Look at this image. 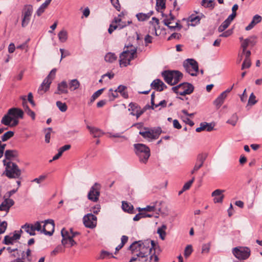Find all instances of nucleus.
Listing matches in <instances>:
<instances>
[{"label":"nucleus","mask_w":262,"mask_h":262,"mask_svg":"<svg viewBox=\"0 0 262 262\" xmlns=\"http://www.w3.org/2000/svg\"><path fill=\"white\" fill-rule=\"evenodd\" d=\"M128 249L132 251V254H136L139 261L141 258L147 257L151 253V248L149 247V242L144 241H135L130 245Z\"/></svg>","instance_id":"f257e3e1"},{"label":"nucleus","mask_w":262,"mask_h":262,"mask_svg":"<svg viewBox=\"0 0 262 262\" xmlns=\"http://www.w3.org/2000/svg\"><path fill=\"white\" fill-rule=\"evenodd\" d=\"M137 57V48L132 45L125 46L124 50L120 55V66L126 67L130 64L132 60Z\"/></svg>","instance_id":"f03ea898"},{"label":"nucleus","mask_w":262,"mask_h":262,"mask_svg":"<svg viewBox=\"0 0 262 262\" xmlns=\"http://www.w3.org/2000/svg\"><path fill=\"white\" fill-rule=\"evenodd\" d=\"M3 163L5 166V170L2 176H5L9 179H18L20 177L21 171L16 163L11 161L7 162L6 159L3 160Z\"/></svg>","instance_id":"7ed1b4c3"},{"label":"nucleus","mask_w":262,"mask_h":262,"mask_svg":"<svg viewBox=\"0 0 262 262\" xmlns=\"http://www.w3.org/2000/svg\"><path fill=\"white\" fill-rule=\"evenodd\" d=\"M135 152L141 163L146 164L150 156L149 148L143 144L137 143L134 145Z\"/></svg>","instance_id":"20e7f679"},{"label":"nucleus","mask_w":262,"mask_h":262,"mask_svg":"<svg viewBox=\"0 0 262 262\" xmlns=\"http://www.w3.org/2000/svg\"><path fill=\"white\" fill-rule=\"evenodd\" d=\"M162 133V130L160 127H144L139 132V134L148 141L150 142L157 139Z\"/></svg>","instance_id":"39448f33"},{"label":"nucleus","mask_w":262,"mask_h":262,"mask_svg":"<svg viewBox=\"0 0 262 262\" xmlns=\"http://www.w3.org/2000/svg\"><path fill=\"white\" fill-rule=\"evenodd\" d=\"M162 75L165 81L171 85L178 83L183 77V74L179 71H165Z\"/></svg>","instance_id":"423d86ee"},{"label":"nucleus","mask_w":262,"mask_h":262,"mask_svg":"<svg viewBox=\"0 0 262 262\" xmlns=\"http://www.w3.org/2000/svg\"><path fill=\"white\" fill-rule=\"evenodd\" d=\"M172 90L177 94L185 96L191 94L193 92L194 86L191 83L183 82L176 86L172 87Z\"/></svg>","instance_id":"0eeeda50"},{"label":"nucleus","mask_w":262,"mask_h":262,"mask_svg":"<svg viewBox=\"0 0 262 262\" xmlns=\"http://www.w3.org/2000/svg\"><path fill=\"white\" fill-rule=\"evenodd\" d=\"M183 67L187 73L192 76H196L199 71L198 62L193 59H187L183 62Z\"/></svg>","instance_id":"6e6552de"},{"label":"nucleus","mask_w":262,"mask_h":262,"mask_svg":"<svg viewBox=\"0 0 262 262\" xmlns=\"http://www.w3.org/2000/svg\"><path fill=\"white\" fill-rule=\"evenodd\" d=\"M56 70L53 69L51 70L48 76L44 79L42 83L38 90V93L40 95H43L50 88L52 80L54 79L56 74Z\"/></svg>","instance_id":"1a4fd4ad"},{"label":"nucleus","mask_w":262,"mask_h":262,"mask_svg":"<svg viewBox=\"0 0 262 262\" xmlns=\"http://www.w3.org/2000/svg\"><path fill=\"white\" fill-rule=\"evenodd\" d=\"M33 11L31 5H26L21 10V26L26 27L29 24Z\"/></svg>","instance_id":"9d476101"},{"label":"nucleus","mask_w":262,"mask_h":262,"mask_svg":"<svg viewBox=\"0 0 262 262\" xmlns=\"http://www.w3.org/2000/svg\"><path fill=\"white\" fill-rule=\"evenodd\" d=\"M250 250L246 247H237L232 249L233 254L238 259L245 260L250 255Z\"/></svg>","instance_id":"9b49d317"},{"label":"nucleus","mask_w":262,"mask_h":262,"mask_svg":"<svg viewBox=\"0 0 262 262\" xmlns=\"http://www.w3.org/2000/svg\"><path fill=\"white\" fill-rule=\"evenodd\" d=\"M100 185L98 183H95L91 187L88 194V199L90 201L96 202L99 199L100 196Z\"/></svg>","instance_id":"f8f14e48"},{"label":"nucleus","mask_w":262,"mask_h":262,"mask_svg":"<svg viewBox=\"0 0 262 262\" xmlns=\"http://www.w3.org/2000/svg\"><path fill=\"white\" fill-rule=\"evenodd\" d=\"M83 222L86 228L93 229L97 225V217L92 213H88L83 216Z\"/></svg>","instance_id":"ddd939ff"},{"label":"nucleus","mask_w":262,"mask_h":262,"mask_svg":"<svg viewBox=\"0 0 262 262\" xmlns=\"http://www.w3.org/2000/svg\"><path fill=\"white\" fill-rule=\"evenodd\" d=\"M54 227L55 224L53 220L48 219L45 220L42 227L43 233L45 235L51 236L54 232Z\"/></svg>","instance_id":"4468645a"},{"label":"nucleus","mask_w":262,"mask_h":262,"mask_svg":"<svg viewBox=\"0 0 262 262\" xmlns=\"http://www.w3.org/2000/svg\"><path fill=\"white\" fill-rule=\"evenodd\" d=\"M121 20V18L118 17L114 18L112 24L110 25V27L108 29V32L110 34H112L113 32L117 28L121 29L125 26V25L119 24Z\"/></svg>","instance_id":"2eb2a0df"},{"label":"nucleus","mask_w":262,"mask_h":262,"mask_svg":"<svg viewBox=\"0 0 262 262\" xmlns=\"http://www.w3.org/2000/svg\"><path fill=\"white\" fill-rule=\"evenodd\" d=\"M20 237V234L17 233L16 231H15L12 236L9 235H6L4 237L3 241V244L5 245H11L13 244L14 241L19 239Z\"/></svg>","instance_id":"dca6fc26"},{"label":"nucleus","mask_w":262,"mask_h":262,"mask_svg":"<svg viewBox=\"0 0 262 262\" xmlns=\"http://www.w3.org/2000/svg\"><path fill=\"white\" fill-rule=\"evenodd\" d=\"M8 115L14 118H23L24 116V112L20 108L13 107L9 109L8 111Z\"/></svg>","instance_id":"f3484780"},{"label":"nucleus","mask_w":262,"mask_h":262,"mask_svg":"<svg viewBox=\"0 0 262 262\" xmlns=\"http://www.w3.org/2000/svg\"><path fill=\"white\" fill-rule=\"evenodd\" d=\"M153 89L157 91H162L167 88L166 85L159 79L154 80L150 84Z\"/></svg>","instance_id":"a211bd4d"},{"label":"nucleus","mask_w":262,"mask_h":262,"mask_svg":"<svg viewBox=\"0 0 262 262\" xmlns=\"http://www.w3.org/2000/svg\"><path fill=\"white\" fill-rule=\"evenodd\" d=\"M205 159L206 157L203 155H198L194 168L191 171V174H193L203 166Z\"/></svg>","instance_id":"6ab92c4d"},{"label":"nucleus","mask_w":262,"mask_h":262,"mask_svg":"<svg viewBox=\"0 0 262 262\" xmlns=\"http://www.w3.org/2000/svg\"><path fill=\"white\" fill-rule=\"evenodd\" d=\"M262 17L261 16L258 14L254 15L251 23L246 27V30L249 31L251 30L256 24L260 23Z\"/></svg>","instance_id":"aec40b11"},{"label":"nucleus","mask_w":262,"mask_h":262,"mask_svg":"<svg viewBox=\"0 0 262 262\" xmlns=\"http://www.w3.org/2000/svg\"><path fill=\"white\" fill-rule=\"evenodd\" d=\"M68 84L66 81H62L60 83L58 84L57 86V91L55 92V94H67L68 93Z\"/></svg>","instance_id":"412c9836"},{"label":"nucleus","mask_w":262,"mask_h":262,"mask_svg":"<svg viewBox=\"0 0 262 262\" xmlns=\"http://www.w3.org/2000/svg\"><path fill=\"white\" fill-rule=\"evenodd\" d=\"M21 229H23L26 232L28 233L31 236H34L36 235L33 224H32L27 223L24 225L21 226Z\"/></svg>","instance_id":"4be33fe9"},{"label":"nucleus","mask_w":262,"mask_h":262,"mask_svg":"<svg viewBox=\"0 0 262 262\" xmlns=\"http://www.w3.org/2000/svg\"><path fill=\"white\" fill-rule=\"evenodd\" d=\"M225 92L222 93L214 101L213 104L216 106L217 108H219L224 103L225 98Z\"/></svg>","instance_id":"5701e85b"},{"label":"nucleus","mask_w":262,"mask_h":262,"mask_svg":"<svg viewBox=\"0 0 262 262\" xmlns=\"http://www.w3.org/2000/svg\"><path fill=\"white\" fill-rule=\"evenodd\" d=\"M87 128L90 130L91 134L94 138H98L102 136L103 133L102 131L96 127L87 126Z\"/></svg>","instance_id":"b1692460"},{"label":"nucleus","mask_w":262,"mask_h":262,"mask_svg":"<svg viewBox=\"0 0 262 262\" xmlns=\"http://www.w3.org/2000/svg\"><path fill=\"white\" fill-rule=\"evenodd\" d=\"M163 22L165 26H167L171 30H174L176 28H178V30H180L182 28V25L179 22H177L174 26H170V25L172 24V22L170 21L169 19H164Z\"/></svg>","instance_id":"393cba45"},{"label":"nucleus","mask_w":262,"mask_h":262,"mask_svg":"<svg viewBox=\"0 0 262 262\" xmlns=\"http://www.w3.org/2000/svg\"><path fill=\"white\" fill-rule=\"evenodd\" d=\"M18 156V152L16 150H6L5 152V157L7 160H11Z\"/></svg>","instance_id":"a878e982"},{"label":"nucleus","mask_w":262,"mask_h":262,"mask_svg":"<svg viewBox=\"0 0 262 262\" xmlns=\"http://www.w3.org/2000/svg\"><path fill=\"white\" fill-rule=\"evenodd\" d=\"M153 13L152 11H150L147 13H139L136 14V17L139 21H143L147 20Z\"/></svg>","instance_id":"bb28decb"},{"label":"nucleus","mask_w":262,"mask_h":262,"mask_svg":"<svg viewBox=\"0 0 262 262\" xmlns=\"http://www.w3.org/2000/svg\"><path fill=\"white\" fill-rule=\"evenodd\" d=\"M51 1L52 0H46L37 10L36 15L38 16H40L45 12V9L50 4Z\"/></svg>","instance_id":"cd10ccee"},{"label":"nucleus","mask_w":262,"mask_h":262,"mask_svg":"<svg viewBox=\"0 0 262 262\" xmlns=\"http://www.w3.org/2000/svg\"><path fill=\"white\" fill-rule=\"evenodd\" d=\"M24 101L23 102V105L25 108V112L27 113V114L30 116L33 120H34L35 118V113L31 110L29 106L27 105V103L26 101V100L25 99V97L23 98Z\"/></svg>","instance_id":"c85d7f7f"},{"label":"nucleus","mask_w":262,"mask_h":262,"mask_svg":"<svg viewBox=\"0 0 262 262\" xmlns=\"http://www.w3.org/2000/svg\"><path fill=\"white\" fill-rule=\"evenodd\" d=\"M122 208L125 212H127L130 213H134L133 206L131 204L128 203L127 202L123 201L122 202Z\"/></svg>","instance_id":"c756f323"},{"label":"nucleus","mask_w":262,"mask_h":262,"mask_svg":"<svg viewBox=\"0 0 262 262\" xmlns=\"http://www.w3.org/2000/svg\"><path fill=\"white\" fill-rule=\"evenodd\" d=\"M61 234L62 237L61 241L62 244L63 246H66L67 245L68 237L72 236L71 232H69L67 230H65L64 228H63L61 231Z\"/></svg>","instance_id":"7c9ffc66"},{"label":"nucleus","mask_w":262,"mask_h":262,"mask_svg":"<svg viewBox=\"0 0 262 262\" xmlns=\"http://www.w3.org/2000/svg\"><path fill=\"white\" fill-rule=\"evenodd\" d=\"M144 262H159V257L155 253H151L147 257H144Z\"/></svg>","instance_id":"2f4dec72"},{"label":"nucleus","mask_w":262,"mask_h":262,"mask_svg":"<svg viewBox=\"0 0 262 262\" xmlns=\"http://www.w3.org/2000/svg\"><path fill=\"white\" fill-rule=\"evenodd\" d=\"M127 87L126 86L120 85L117 89V91H118V93H119L124 98L126 99L128 97V93L125 91Z\"/></svg>","instance_id":"473e14b6"},{"label":"nucleus","mask_w":262,"mask_h":262,"mask_svg":"<svg viewBox=\"0 0 262 262\" xmlns=\"http://www.w3.org/2000/svg\"><path fill=\"white\" fill-rule=\"evenodd\" d=\"M12 120V117L10 116V115H8V112L7 114L4 116L1 120V123L6 126L10 125V124Z\"/></svg>","instance_id":"72a5a7b5"},{"label":"nucleus","mask_w":262,"mask_h":262,"mask_svg":"<svg viewBox=\"0 0 262 262\" xmlns=\"http://www.w3.org/2000/svg\"><path fill=\"white\" fill-rule=\"evenodd\" d=\"M59 40L61 42H64L68 39V33L65 30L60 31L58 34Z\"/></svg>","instance_id":"f704fd0d"},{"label":"nucleus","mask_w":262,"mask_h":262,"mask_svg":"<svg viewBox=\"0 0 262 262\" xmlns=\"http://www.w3.org/2000/svg\"><path fill=\"white\" fill-rule=\"evenodd\" d=\"M117 57L113 53L109 52L105 56V60L108 62H113L117 60Z\"/></svg>","instance_id":"c9c22d12"},{"label":"nucleus","mask_w":262,"mask_h":262,"mask_svg":"<svg viewBox=\"0 0 262 262\" xmlns=\"http://www.w3.org/2000/svg\"><path fill=\"white\" fill-rule=\"evenodd\" d=\"M166 228V225H163L161 227L158 229L157 233L159 234L160 238L162 240L165 239L166 236L165 230Z\"/></svg>","instance_id":"e433bc0d"},{"label":"nucleus","mask_w":262,"mask_h":262,"mask_svg":"<svg viewBox=\"0 0 262 262\" xmlns=\"http://www.w3.org/2000/svg\"><path fill=\"white\" fill-rule=\"evenodd\" d=\"M69 86L71 91H74L79 87L80 83L77 79H73L70 81Z\"/></svg>","instance_id":"4c0bfd02"},{"label":"nucleus","mask_w":262,"mask_h":262,"mask_svg":"<svg viewBox=\"0 0 262 262\" xmlns=\"http://www.w3.org/2000/svg\"><path fill=\"white\" fill-rule=\"evenodd\" d=\"M108 96L111 101L114 100L115 98L118 97V91H117V89L113 90L112 89H110L109 90Z\"/></svg>","instance_id":"58836bf2"},{"label":"nucleus","mask_w":262,"mask_h":262,"mask_svg":"<svg viewBox=\"0 0 262 262\" xmlns=\"http://www.w3.org/2000/svg\"><path fill=\"white\" fill-rule=\"evenodd\" d=\"M103 89H100L95 92L93 95L92 96L90 100V102L88 103L89 105H91L92 103H93L96 99H97L102 93L103 91Z\"/></svg>","instance_id":"ea45409f"},{"label":"nucleus","mask_w":262,"mask_h":262,"mask_svg":"<svg viewBox=\"0 0 262 262\" xmlns=\"http://www.w3.org/2000/svg\"><path fill=\"white\" fill-rule=\"evenodd\" d=\"M201 5L205 8H214L213 1L212 0H203Z\"/></svg>","instance_id":"a19ab883"},{"label":"nucleus","mask_w":262,"mask_h":262,"mask_svg":"<svg viewBox=\"0 0 262 262\" xmlns=\"http://www.w3.org/2000/svg\"><path fill=\"white\" fill-rule=\"evenodd\" d=\"M56 105L59 110L62 112H65L68 108V106L66 103H63L60 101L56 102Z\"/></svg>","instance_id":"79ce46f5"},{"label":"nucleus","mask_w":262,"mask_h":262,"mask_svg":"<svg viewBox=\"0 0 262 262\" xmlns=\"http://www.w3.org/2000/svg\"><path fill=\"white\" fill-rule=\"evenodd\" d=\"M14 135V132L12 131H8L5 133L2 136V141L3 142L9 140L10 138L12 137Z\"/></svg>","instance_id":"37998d69"},{"label":"nucleus","mask_w":262,"mask_h":262,"mask_svg":"<svg viewBox=\"0 0 262 262\" xmlns=\"http://www.w3.org/2000/svg\"><path fill=\"white\" fill-rule=\"evenodd\" d=\"M111 256V257L115 258V256L112 255V254L104 250H102L101 251L100 255L99 257L98 258V259H104L106 257Z\"/></svg>","instance_id":"c03bdc74"},{"label":"nucleus","mask_w":262,"mask_h":262,"mask_svg":"<svg viewBox=\"0 0 262 262\" xmlns=\"http://www.w3.org/2000/svg\"><path fill=\"white\" fill-rule=\"evenodd\" d=\"M192 251H193V249H192V246L191 245H187L185 248L184 253V256L186 258L188 257L191 255Z\"/></svg>","instance_id":"a18cd8bd"},{"label":"nucleus","mask_w":262,"mask_h":262,"mask_svg":"<svg viewBox=\"0 0 262 262\" xmlns=\"http://www.w3.org/2000/svg\"><path fill=\"white\" fill-rule=\"evenodd\" d=\"M147 106L146 105L145 107L143 110H141V108L139 107L138 109L136 111V113L131 112L130 115L132 116H136L137 118H138L141 115H142L144 112L146 111Z\"/></svg>","instance_id":"49530a36"},{"label":"nucleus","mask_w":262,"mask_h":262,"mask_svg":"<svg viewBox=\"0 0 262 262\" xmlns=\"http://www.w3.org/2000/svg\"><path fill=\"white\" fill-rule=\"evenodd\" d=\"M238 120V116L236 114H234L231 117L230 119H229L227 123L231 124L233 126H235L236 124V122Z\"/></svg>","instance_id":"de8ad7c7"},{"label":"nucleus","mask_w":262,"mask_h":262,"mask_svg":"<svg viewBox=\"0 0 262 262\" xmlns=\"http://www.w3.org/2000/svg\"><path fill=\"white\" fill-rule=\"evenodd\" d=\"M165 1L166 0H156V7L158 11L165 8Z\"/></svg>","instance_id":"09e8293b"},{"label":"nucleus","mask_w":262,"mask_h":262,"mask_svg":"<svg viewBox=\"0 0 262 262\" xmlns=\"http://www.w3.org/2000/svg\"><path fill=\"white\" fill-rule=\"evenodd\" d=\"M145 241H148L149 242V248H151V252H152V250H154V252H156V250H157V248H159V246L158 245V244L156 243L154 241L150 240V239H147L145 240Z\"/></svg>","instance_id":"8fccbe9b"},{"label":"nucleus","mask_w":262,"mask_h":262,"mask_svg":"<svg viewBox=\"0 0 262 262\" xmlns=\"http://www.w3.org/2000/svg\"><path fill=\"white\" fill-rule=\"evenodd\" d=\"M230 23H229L228 21L225 20L224 21L222 24L219 26L218 28V31L220 32H222L224 31L226 29H227L228 26L230 25Z\"/></svg>","instance_id":"3c124183"},{"label":"nucleus","mask_w":262,"mask_h":262,"mask_svg":"<svg viewBox=\"0 0 262 262\" xmlns=\"http://www.w3.org/2000/svg\"><path fill=\"white\" fill-rule=\"evenodd\" d=\"M211 244L210 243L204 244L202 245V253H208L210 251Z\"/></svg>","instance_id":"603ef678"},{"label":"nucleus","mask_w":262,"mask_h":262,"mask_svg":"<svg viewBox=\"0 0 262 262\" xmlns=\"http://www.w3.org/2000/svg\"><path fill=\"white\" fill-rule=\"evenodd\" d=\"M129 108H128L129 111H131V112H133L136 113V111L139 107L138 104L136 103L131 102L129 104Z\"/></svg>","instance_id":"864d4df0"},{"label":"nucleus","mask_w":262,"mask_h":262,"mask_svg":"<svg viewBox=\"0 0 262 262\" xmlns=\"http://www.w3.org/2000/svg\"><path fill=\"white\" fill-rule=\"evenodd\" d=\"M44 223V222H39L37 221L34 223L33 224V226L35 229V231H40L41 233H43L42 228H41V223Z\"/></svg>","instance_id":"5fc2aeb1"},{"label":"nucleus","mask_w":262,"mask_h":262,"mask_svg":"<svg viewBox=\"0 0 262 262\" xmlns=\"http://www.w3.org/2000/svg\"><path fill=\"white\" fill-rule=\"evenodd\" d=\"M63 248L61 246L59 245L57 246L51 252V256H55L57 253L63 252Z\"/></svg>","instance_id":"6e6d98bb"},{"label":"nucleus","mask_w":262,"mask_h":262,"mask_svg":"<svg viewBox=\"0 0 262 262\" xmlns=\"http://www.w3.org/2000/svg\"><path fill=\"white\" fill-rule=\"evenodd\" d=\"M52 129L51 127H49L46 129V135H45V141L46 143L50 142V136H51V132Z\"/></svg>","instance_id":"4d7b16f0"},{"label":"nucleus","mask_w":262,"mask_h":262,"mask_svg":"<svg viewBox=\"0 0 262 262\" xmlns=\"http://www.w3.org/2000/svg\"><path fill=\"white\" fill-rule=\"evenodd\" d=\"M251 65L250 59H245L242 66V70L249 68Z\"/></svg>","instance_id":"13d9d810"},{"label":"nucleus","mask_w":262,"mask_h":262,"mask_svg":"<svg viewBox=\"0 0 262 262\" xmlns=\"http://www.w3.org/2000/svg\"><path fill=\"white\" fill-rule=\"evenodd\" d=\"M138 209L139 211H146L148 212H151L156 210V207L155 206H147L145 208H138Z\"/></svg>","instance_id":"bf43d9fd"},{"label":"nucleus","mask_w":262,"mask_h":262,"mask_svg":"<svg viewBox=\"0 0 262 262\" xmlns=\"http://www.w3.org/2000/svg\"><path fill=\"white\" fill-rule=\"evenodd\" d=\"M257 102V100H256V97L254 95L253 93L251 94L250 95L248 104L249 105H254Z\"/></svg>","instance_id":"052dcab7"},{"label":"nucleus","mask_w":262,"mask_h":262,"mask_svg":"<svg viewBox=\"0 0 262 262\" xmlns=\"http://www.w3.org/2000/svg\"><path fill=\"white\" fill-rule=\"evenodd\" d=\"M188 21H190L191 23H195L197 24L199 23L200 20V18L199 16H194L193 15H191L190 16L188 19Z\"/></svg>","instance_id":"680f3d73"},{"label":"nucleus","mask_w":262,"mask_h":262,"mask_svg":"<svg viewBox=\"0 0 262 262\" xmlns=\"http://www.w3.org/2000/svg\"><path fill=\"white\" fill-rule=\"evenodd\" d=\"M194 179H195V178L193 177H192V178L191 179V180H189V181H188L187 183H186L183 187V190H188L190 188L191 185H192V184L193 183V182H194Z\"/></svg>","instance_id":"e2e57ef3"},{"label":"nucleus","mask_w":262,"mask_h":262,"mask_svg":"<svg viewBox=\"0 0 262 262\" xmlns=\"http://www.w3.org/2000/svg\"><path fill=\"white\" fill-rule=\"evenodd\" d=\"M7 227V223L3 221L0 223V234L4 233Z\"/></svg>","instance_id":"0e129e2a"},{"label":"nucleus","mask_w":262,"mask_h":262,"mask_svg":"<svg viewBox=\"0 0 262 262\" xmlns=\"http://www.w3.org/2000/svg\"><path fill=\"white\" fill-rule=\"evenodd\" d=\"M248 42H249V40L248 39H244L243 40V42L241 44V48H242L243 50V54L245 53V50L247 48V47L249 46Z\"/></svg>","instance_id":"69168bd1"},{"label":"nucleus","mask_w":262,"mask_h":262,"mask_svg":"<svg viewBox=\"0 0 262 262\" xmlns=\"http://www.w3.org/2000/svg\"><path fill=\"white\" fill-rule=\"evenodd\" d=\"M224 191V190L221 189H216L212 193V196L217 197L220 196L221 195H224L222 193Z\"/></svg>","instance_id":"338daca9"},{"label":"nucleus","mask_w":262,"mask_h":262,"mask_svg":"<svg viewBox=\"0 0 262 262\" xmlns=\"http://www.w3.org/2000/svg\"><path fill=\"white\" fill-rule=\"evenodd\" d=\"M74 237V235L68 237L67 245L69 244L70 245V247L73 246L77 244L76 242L73 239Z\"/></svg>","instance_id":"774afa93"}]
</instances>
